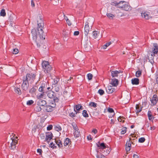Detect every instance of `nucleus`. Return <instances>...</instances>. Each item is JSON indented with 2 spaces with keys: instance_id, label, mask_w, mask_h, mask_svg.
<instances>
[{
  "instance_id": "1",
  "label": "nucleus",
  "mask_w": 158,
  "mask_h": 158,
  "mask_svg": "<svg viewBox=\"0 0 158 158\" xmlns=\"http://www.w3.org/2000/svg\"><path fill=\"white\" fill-rule=\"evenodd\" d=\"M37 29L39 31L38 35L39 36L41 40L45 39V35L43 30L44 25V22L42 16H39L37 19Z\"/></svg>"
},
{
  "instance_id": "2",
  "label": "nucleus",
  "mask_w": 158,
  "mask_h": 158,
  "mask_svg": "<svg viewBox=\"0 0 158 158\" xmlns=\"http://www.w3.org/2000/svg\"><path fill=\"white\" fill-rule=\"evenodd\" d=\"M42 65L43 68L44 69L45 73L44 75L42 73L40 74L39 79H41L42 78L47 79L48 77H46L47 74L46 73H49L52 70V68L49 64V62L46 61H43L42 63Z\"/></svg>"
},
{
  "instance_id": "3",
  "label": "nucleus",
  "mask_w": 158,
  "mask_h": 158,
  "mask_svg": "<svg viewBox=\"0 0 158 158\" xmlns=\"http://www.w3.org/2000/svg\"><path fill=\"white\" fill-rule=\"evenodd\" d=\"M111 73V76L113 77H117L119 79H123L125 78V73L123 72V71L119 70H118L112 71L110 70Z\"/></svg>"
},
{
  "instance_id": "4",
  "label": "nucleus",
  "mask_w": 158,
  "mask_h": 158,
  "mask_svg": "<svg viewBox=\"0 0 158 158\" xmlns=\"http://www.w3.org/2000/svg\"><path fill=\"white\" fill-rule=\"evenodd\" d=\"M118 7L119 8H122L123 10L129 11L131 10V7L128 5L126 4V2L124 1H121L118 3Z\"/></svg>"
},
{
  "instance_id": "5",
  "label": "nucleus",
  "mask_w": 158,
  "mask_h": 158,
  "mask_svg": "<svg viewBox=\"0 0 158 158\" xmlns=\"http://www.w3.org/2000/svg\"><path fill=\"white\" fill-rule=\"evenodd\" d=\"M37 76L36 72H30L27 74L26 79H35L37 78Z\"/></svg>"
},
{
  "instance_id": "6",
  "label": "nucleus",
  "mask_w": 158,
  "mask_h": 158,
  "mask_svg": "<svg viewBox=\"0 0 158 158\" xmlns=\"http://www.w3.org/2000/svg\"><path fill=\"white\" fill-rule=\"evenodd\" d=\"M47 96L50 98H54V100L55 102H58V98L56 97H55L54 94V92H53L52 91L50 90L48 91L47 93Z\"/></svg>"
},
{
  "instance_id": "7",
  "label": "nucleus",
  "mask_w": 158,
  "mask_h": 158,
  "mask_svg": "<svg viewBox=\"0 0 158 158\" xmlns=\"http://www.w3.org/2000/svg\"><path fill=\"white\" fill-rule=\"evenodd\" d=\"M151 56H152L151 58L153 59L154 56H155V54H156L158 52V46H157L156 44H154V46L153 48Z\"/></svg>"
},
{
  "instance_id": "8",
  "label": "nucleus",
  "mask_w": 158,
  "mask_h": 158,
  "mask_svg": "<svg viewBox=\"0 0 158 158\" xmlns=\"http://www.w3.org/2000/svg\"><path fill=\"white\" fill-rule=\"evenodd\" d=\"M29 86V82L28 80H23L22 88V89L25 90H27Z\"/></svg>"
},
{
  "instance_id": "9",
  "label": "nucleus",
  "mask_w": 158,
  "mask_h": 158,
  "mask_svg": "<svg viewBox=\"0 0 158 158\" xmlns=\"http://www.w3.org/2000/svg\"><path fill=\"white\" fill-rule=\"evenodd\" d=\"M53 137V134L51 132L46 133L44 141H47L48 143L50 140L52 139Z\"/></svg>"
},
{
  "instance_id": "10",
  "label": "nucleus",
  "mask_w": 158,
  "mask_h": 158,
  "mask_svg": "<svg viewBox=\"0 0 158 158\" xmlns=\"http://www.w3.org/2000/svg\"><path fill=\"white\" fill-rule=\"evenodd\" d=\"M107 93L109 94H111L116 90L115 88H113L112 86L110 85L108 86L107 88H106Z\"/></svg>"
},
{
  "instance_id": "11",
  "label": "nucleus",
  "mask_w": 158,
  "mask_h": 158,
  "mask_svg": "<svg viewBox=\"0 0 158 158\" xmlns=\"http://www.w3.org/2000/svg\"><path fill=\"white\" fill-rule=\"evenodd\" d=\"M158 100V98L157 95L156 94L153 95L152 99H150L152 106H155L157 103Z\"/></svg>"
},
{
  "instance_id": "12",
  "label": "nucleus",
  "mask_w": 158,
  "mask_h": 158,
  "mask_svg": "<svg viewBox=\"0 0 158 158\" xmlns=\"http://www.w3.org/2000/svg\"><path fill=\"white\" fill-rule=\"evenodd\" d=\"M11 139L12 142L10 143L9 148L11 149H14L16 147V145L18 141L15 139Z\"/></svg>"
},
{
  "instance_id": "13",
  "label": "nucleus",
  "mask_w": 158,
  "mask_h": 158,
  "mask_svg": "<svg viewBox=\"0 0 158 158\" xmlns=\"http://www.w3.org/2000/svg\"><path fill=\"white\" fill-rule=\"evenodd\" d=\"M47 86L46 82H43L39 89V91L41 93H45V90Z\"/></svg>"
},
{
  "instance_id": "14",
  "label": "nucleus",
  "mask_w": 158,
  "mask_h": 158,
  "mask_svg": "<svg viewBox=\"0 0 158 158\" xmlns=\"http://www.w3.org/2000/svg\"><path fill=\"white\" fill-rule=\"evenodd\" d=\"M141 16L142 18L147 20L149 19L151 17L149 14V12H147L143 11L141 13Z\"/></svg>"
},
{
  "instance_id": "15",
  "label": "nucleus",
  "mask_w": 158,
  "mask_h": 158,
  "mask_svg": "<svg viewBox=\"0 0 158 158\" xmlns=\"http://www.w3.org/2000/svg\"><path fill=\"white\" fill-rule=\"evenodd\" d=\"M36 102L37 105H39L41 106H44L46 104V101L43 99L37 100Z\"/></svg>"
},
{
  "instance_id": "16",
  "label": "nucleus",
  "mask_w": 158,
  "mask_h": 158,
  "mask_svg": "<svg viewBox=\"0 0 158 158\" xmlns=\"http://www.w3.org/2000/svg\"><path fill=\"white\" fill-rule=\"evenodd\" d=\"M88 23H86L84 27V34L85 36H87L89 31V26Z\"/></svg>"
},
{
  "instance_id": "17",
  "label": "nucleus",
  "mask_w": 158,
  "mask_h": 158,
  "mask_svg": "<svg viewBox=\"0 0 158 158\" xmlns=\"http://www.w3.org/2000/svg\"><path fill=\"white\" fill-rule=\"evenodd\" d=\"M131 140V138L129 139V140L127 141L126 144V150L127 152H128L130 151L131 146V142L130 140Z\"/></svg>"
},
{
  "instance_id": "18",
  "label": "nucleus",
  "mask_w": 158,
  "mask_h": 158,
  "mask_svg": "<svg viewBox=\"0 0 158 158\" xmlns=\"http://www.w3.org/2000/svg\"><path fill=\"white\" fill-rule=\"evenodd\" d=\"M83 109V107L81 104H78L75 106V108L74 109L75 112H78V113H80V111Z\"/></svg>"
},
{
  "instance_id": "19",
  "label": "nucleus",
  "mask_w": 158,
  "mask_h": 158,
  "mask_svg": "<svg viewBox=\"0 0 158 158\" xmlns=\"http://www.w3.org/2000/svg\"><path fill=\"white\" fill-rule=\"evenodd\" d=\"M110 82V84L112 87H116L118 84L119 81L118 80H111Z\"/></svg>"
},
{
  "instance_id": "20",
  "label": "nucleus",
  "mask_w": 158,
  "mask_h": 158,
  "mask_svg": "<svg viewBox=\"0 0 158 158\" xmlns=\"http://www.w3.org/2000/svg\"><path fill=\"white\" fill-rule=\"evenodd\" d=\"M38 32L39 31H38ZM31 33L33 39H36L37 35H38H38V34L37 33L36 29L35 28L33 29H32L31 31Z\"/></svg>"
},
{
  "instance_id": "21",
  "label": "nucleus",
  "mask_w": 158,
  "mask_h": 158,
  "mask_svg": "<svg viewBox=\"0 0 158 158\" xmlns=\"http://www.w3.org/2000/svg\"><path fill=\"white\" fill-rule=\"evenodd\" d=\"M71 140L68 138H66L64 141L63 144L64 146H66L67 145H70L71 144Z\"/></svg>"
},
{
  "instance_id": "22",
  "label": "nucleus",
  "mask_w": 158,
  "mask_h": 158,
  "mask_svg": "<svg viewBox=\"0 0 158 158\" xmlns=\"http://www.w3.org/2000/svg\"><path fill=\"white\" fill-rule=\"evenodd\" d=\"M53 106L50 105H47L45 107V111L46 112H50L53 110Z\"/></svg>"
},
{
  "instance_id": "23",
  "label": "nucleus",
  "mask_w": 158,
  "mask_h": 158,
  "mask_svg": "<svg viewBox=\"0 0 158 158\" xmlns=\"http://www.w3.org/2000/svg\"><path fill=\"white\" fill-rule=\"evenodd\" d=\"M92 34L93 38L95 39L97 38L99 36L100 32L99 31H95L93 32Z\"/></svg>"
},
{
  "instance_id": "24",
  "label": "nucleus",
  "mask_w": 158,
  "mask_h": 158,
  "mask_svg": "<svg viewBox=\"0 0 158 158\" xmlns=\"http://www.w3.org/2000/svg\"><path fill=\"white\" fill-rule=\"evenodd\" d=\"M147 115L149 120H153L154 117L152 115V113L151 110L148 111Z\"/></svg>"
},
{
  "instance_id": "25",
  "label": "nucleus",
  "mask_w": 158,
  "mask_h": 158,
  "mask_svg": "<svg viewBox=\"0 0 158 158\" xmlns=\"http://www.w3.org/2000/svg\"><path fill=\"white\" fill-rule=\"evenodd\" d=\"M73 134L74 137L76 138L79 137L81 135L79 129H78V130H75L73 133Z\"/></svg>"
},
{
  "instance_id": "26",
  "label": "nucleus",
  "mask_w": 158,
  "mask_h": 158,
  "mask_svg": "<svg viewBox=\"0 0 158 158\" xmlns=\"http://www.w3.org/2000/svg\"><path fill=\"white\" fill-rule=\"evenodd\" d=\"M55 142L59 147L61 148L63 147V145L60 139L55 140Z\"/></svg>"
},
{
  "instance_id": "27",
  "label": "nucleus",
  "mask_w": 158,
  "mask_h": 158,
  "mask_svg": "<svg viewBox=\"0 0 158 158\" xmlns=\"http://www.w3.org/2000/svg\"><path fill=\"white\" fill-rule=\"evenodd\" d=\"M142 110V108L140 107L139 104H137L136 106L135 112L136 114L139 113L141 112Z\"/></svg>"
},
{
  "instance_id": "28",
  "label": "nucleus",
  "mask_w": 158,
  "mask_h": 158,
  "mask_svg": "<svg viewBox=\"0 0 158 158\" xmlns=\"http://www.w3.org/2000/svg\"><path fill=\"white\" fill-rule=\"evenodd\" d=\"M15 92L19 95H21L22 94V92L19 88L17 87H15L14 89Z\"/></svg>"
},
{
  "instance_id": "29",
  "label": "nucleus",
  "mask_w": 158,
  "mask_h": 158,
  "mask_svg": "<svg viewBox=\"0 0 158 158\" xmlns=\"http://www.w3.org/2000/svg\"><path fill=\"white\" fill-rule=\"evenodd\" d=\"M44 93L43 92L41 94H38L37 96V100L41 99V98H43L44 95Z\"/></svg>"
},
{
  "instance_id": "30",
  "label": "nucleus",
  "mask_w": 158,
  "mask_h": 158,
  "mask_svg": "<svg viewBox=\"0 0 158 158\" xmlns=\"http://www.w3.org/2000/svg\"><path fill=\"white\" fill-rule=\"evenodd\" d=\"M98 147H99L100 148L105 149L106 148L105 143H101L100 144H97Z\"/></svg>"
},
{
  "instance_id": "31",
  "label": "nucleus",
  "mask_w": 158,
  "mask_h": 158,
  "mask_svg": "<svg viewBox=\"0 0 158 158\" xmlns=\"http://www.w3.org/2000/svg\"><path fill=\"white\" fill-rule=\"evenodd\" d=\"M52 89H53L54 91H56V92H59L60 91V89L59 87L56 85L55 86H52Z\"/></svg>"
},
{
  "instance_id": "32",
  "label": "nucleus",
  "mask_w": 158,
  "mask_h": 158,
  "mask_svg": "<svg viewBox=\"0 0 158 158\" xmlns=\"http://www.w3.org/2000/svg\"><path fill=\"white\" fill-rule=\"evenodd\" d=\"M139 80H131V83L133 85H138L139 84Z\"/></svg>"
},
{
  "instance_id": "33",
  "label": "nucleus",
  "mask_w": 158,
  "mask_h": 158,
  "mask_svg": "<svg viewBox=\"0 0 158 158\" xmlns=\"http://www.w3.org/2000/svg\"><path fill=\"white\" fill-rule=\"evenodd\" d=\"M75 113L72 112L69 114V116L72 118L75 117L76 116V114L78 113V112H75Z\"/></svg>"
},
{
  "instance_id": "34",
  "label": "nucleus",
  "mask_w": 158,
  "mask_h": 158,
  "mask_svg": "<svg viewBox=\"0 0 158 158\" xmlns=\"http://www.w3.org/2000/svg\"><path fill=\"white\" fill-rule=\"evenodd\" d=\"M41 109H42L40 107V106L39 105H38L36 107H35L34 108L35 111L36 112H39L40 111Z\"/></svg>"
},
{
  "instance_id": "35",
  "label": "nucleus",
  "mask_w": 158,
  "mask_h": 158,
  "mask_svg": "<svg viewBox=\"0 0 158 158\" xmlns=\"http://www.w3.org/2000/svg\"><path fill=\"white\" fill-rule=\"evenodd\" d=\"M82 114L84 117L86 118L89 117L88 114L87 113V111L85 110L83 111Z\"/></svg>"
},
{
  "instance_id": "36",
  "label": "nucleus",
  "mask_w": 158,
  "mask_h": 158,
  "mask_svg": "<svg viewBox=\"0 0 158 158\" xmlns=\"http://www.w3.org/2000/svg\"><path fill=\"white\" fill-rule=\"evenodd\" d=\"M36 87H32L29 90V93L31 94L35 93L36 90Z\"/></svg>"
},
{
  "instance_id": "37",
  "label": "nucleus",
  "mask_w": 158,
  "mask_h": 158,
  "mask_svg": "<svg viewBox=\"0 0 158 158\" xmlns=\"http://www.w3.org/2000/svg\"><path fill=\"white\" fill-rule=\"evenodd\" d=\"M89 105L91 107H93L94 108H96L97 106V104L94 102H91L89 103Z\"/></svg>"
},
{
  "instance_id": "38",
  "label": "nucleus",
  "mask_w": 158,
  "mask_h": 158,
  "mask_svg": "<svg viewBox=\"0 0 158 158\" xmlns=\"http://www.w3.org/2000/svg\"><path fill=\"white\" fill-rule=\"evenodd\" d=\"M59 80H58V81L57 80H53V81L52 82V86L56 85Z\"/></svg>"
},
{
  "instance_id": "39",
  "label": "nucleus",
  "mask_w": 158,
  "mask_h": 158,
  "mask_svg": "<svg viewBox=\"0 0 158 158\" xmlns=\"http://www.w3.org/2000/svg\"><path fill=\"white\" fill-rule=\"evenodd\" d=\"M106 15L107 17L110 19H113V18L114 17V15L111 13H107Z\"/></svg>"
},
{
  "instance_id": "40",
  "label": "nucleus",
  "mask_w": 158,
  "mask_h": 158,
  "mask_svg": "<svg viewBox=\"0 0 158 158\" xmlns=\"http://www.w3.org/2000/svg\"><path fill=\"white\" fill-rule=\"evenodd\" d=\"M72 125L74 130H78L79 129L78 128L77 126L75 123H73L72 124Z\"/></svg>"
},
{
  "instance_id": "41",
  "label": "nucleus",
  "mask_w": 158,
  "mask_h": 158,
  "mask_svg": "<svg viewBox=\"0 0 158 158\" xmlns=\"http://www.w3.org/2000/svg\"><path fill=\"white\" fill-rule=\"evenodd\" d=\"M0 15L2 16H5L6 15L5 10L4 9H2L0 12Z\"/></svg>"
},
{
  "instance_id": "42",
  "label": "nucleus",
  "mask_w": 158,
  "mask_h": 158,
  "mask_svg": "<svg viewBox=\"0 0 158 158\" xmlns=\"http://www.w3.org/2000/svg\"><path fill=\"white\" fill-rule=\"evenodd\" d=\"M111 44V42L106 43V44L102 46V48L103 49H105L106 48L109 46Z\"/></svg>"
},
{
  "instance_id": "43",
  "label": "nucleus",
  "mask_w": 158,
  "mask_h": 158,
  "mask_svg": "<svg viewBox=\"0 0 158 158\" xmlns=\"http://www.w3.org/2000/svg\"><path fill=\"white\" fill-rule=\"evenodd\" d=\"M126 129H127V128L126 127H124L122 128L121 129V134H125L127 131Z\"/></svg>"
},
{
  "instance_id": "44",
  "label": "nucleus",
  "mask_w": 158,
  "mask_h": 158,
  "mask_svg": "<svg viewBox=\"0 0 158 158\" xmlns=\"http://www.w3.org/2000/svg\"><path fill=\"white\" fill-rule=\"evenodd\" d=\"M96 157L97 158H106L105 156L101 154L97 155Z\"/></svg>"
},
{
  "instance_id": "45",
  "label": "nucleus",
  "mask_w": 158,
  "mask_h": 158,
  "mask_svg": "<svg viewBox=\"0 0 158 158\" xmlns=\"http://www.w3.org/2000/svg\"><path fill=\"white\" fill-rule=\"evenodd\" d=\"M55 128V130L58 131H61L62 129L61 127L59 125L56 126Z\"/></svg>"
},
{
  "instance_id": "46",
  "label": "nucleus",
  "mask_w": 158,
  "mask_h": 158,
  "mask_svg": "<svg viewBox=\"0 0 158 158\" xmlns=\"http://www.w3.org/2000/svg\"><path fill=\"white\" fill-rule=\"evenodd\" d=\"M141 71H137L135 73V76L137 77H139L141 75Z\"/></svg>"
},
{
  "instance_id": "47",
  "label": "nucleus",
  "mask_w": 158,
  "mask_h": 158,
  "mask_svg": "<svg viewBox=\"0 0 158 158\" xmlns=\"http://www.w3.org/2000/svg\"><path fill=\"white\" fill-rule=\"evenodd\" d=\"M98 92L101 95H102L104 94V91L102 89H99Z\"/></svg>"
},
{
  "instance_id": "48",
  "label": "nucleus",
  "mask_w": 158,
  "mask_h": 158,
  "mask_svg": "<svg viewBox=\"0 0 158 158\" xmlns=\"http://www.w3.org/2000/svg\"><path fill=\"white\" fill-rule=\"evenodd\" d=\"M83 77V76H81V75L74 76V77H71L70 79H73V78L74 79H79V78H81L80 77Z\"/></svg>"
},
{
  "instance_id": "49",
  "label": "nucleus",
  "mask_w": 158,
  "mask_h": 158,
  "mask_svg": "<svg viewBox=\"0 0 158 158\" xmlns=\"http://www.w3.org/2000/svg\"><path fill=\"white\" fill-rule=\"evenodd\" d=\"M145 139L144 138V137H141L139 139V143H142L144 142L145 141Z\"/></svg>"
},
{
  "instance_id": "50",
  "label": "nucleus",
  "mask_w": 158,
  "mask_h": 158,
  "mask_svg": "<svg viewBox=\"0 0 158 158\" xmlns=\"http://www.w3.org/2000/svg\"><path fill=\"white\" fill-rule=\"evenodd\" d=\"M34 102L32 100H30L27 102V105H30L33 104Z\"/></svg>"
},
{
  "instance_id": "51",
  "label": "nucleus",
  "mask_w": 158,
  "mask_h": 158,
  "mask_svg": "<svg viewBox=\"0 0 158 158\" xmlns=\"http://www.w3.org/2000/svg\"><path fill=\"white\" fill-rule=\"evenodd\" d=\"M50 147L53 149L56 148V146H55V144L53 143V142H51L50 144Z\"/></svg>"
},
{
  "instance_id": "52",
  "label": "nucleus",
  "mask_w": 158,
  "mask_h": 158,
  "mask_svg": "<svg viewBox=\"0 0 158 158\" xmlns=\"http://www.w3.org/2000/svg\"><path fill=\"white\" fill-rule=\"evenodd\" d=\"M93 76V75L90 73H89L87 75V77L88 79H92Z\"/></svg>"
},
{
  "instance_id": "53",
  "label": "nucleus",
  "mask_w": 158,
  "mask_h": 158,
  "mask_svg": "<svg viewBox=\"0 0 158 158\" xmlns=\"http://www.w3.org/2000/svg\"><path fill=\"white\" fill-rule=\"evenodd\" d=\"M19 52V50L17 48H14L13 50V53L14 54H16Z\"/></svg>"
},
{
  "instance_id": "54",
  "label": "nucleus",
  "mask_w": 158,
  "mask_h": 158,
  "mask_svg": "<svg viewBox=\"0 0 158 158\" xmlns=\"http://www.w3.org/2000/svg\"><path fill=\"white\" fill-rule=\"evenodd\" d=\"M52 125H49L48 127H47V130L48 131H50L52 130Z\"/></svg>"
},
{
  "instance_id": "55",
  "label": "nucleus",
  "mask_w": 158,
  "mask_h": 158,
  "mask_svg": "<svg viewBox=\"0 0 158 158\" xmlns=\"http://www.w3.org/2000/svg\"><path fill=\"white\" fill-rule=\"evenodd\" d=\"M108 111L110 113L114 112L113 109L112 108H109L108 109Z\"/></svg>"
},
{
  "instance_id": "56",
  "label": "nucleus",
  "mask_w": 158,
  "mask_h": 158,
  "mask_svg": "<svg viewBox=\"0 0 158 158\" xmlns=\"http://www.w3.org/2000/svg\"><path fill=\"white\" fill-rule=\"evenodd\" d=\"M66 21L67 23L69 26H70L72 24L70 22V20L68 19H66Z\"/></svg>"
},
{
  "instance_id": "57",
  "label": "nucleus",
  "mask_w": 158,
  "mask_h": 158,
  "mask_svg": "<svg viewBox=\"0 0 158 158\" xmlns=\"http://www.w3.org/2000/svg\"><path fill=\"white\" fill-rule=\"evenodd\" d=\"M122 118H123V117H122L121 116H119L118 118V119H120V121H119L120 122L124 123V120H123Z\"/></svg>"
},
{
  "instance_id": "58",
  "label": "nucleus",
  "mask_w": 158,
  "mask_h": 158,
  "mask_svg": "<svg viewBox=\"0 0 158 158\" xmlns=\"http://www.w3.org/2000/svg\"><path fill=\"white\" fill-rule=\"evenodd\" d=\"M37 152H39L40 153V155H42V151L41 149H38L37 150Z\"/></svg>"
},
{
  "instance_id": "59",
  "label": "nucleus",
  "mask_w": 158,
  "mask_h": 158,
  "mask_svg": "<svg viewBox=\"0 0 158 158\" xmlns=\"http://www.w3.org/2000/svg\"><path fill=\"white\" fill-rule=\"evenodd\" d=\"M79 34V32L78 31H75L74 33V35H78Z\"/></svg>"
},
{
  "instance_id": "60",
  "label": "nucleus",
  "mask_w": 158,
  "mask_h": 158,
  "mask_svg": "<svg viewBox=\"0 0 158 158\" xmlns=\"http://www.w3.org/2000/svg\"><path fill=\"white\" fill-rule=\"evenodd\" d=\"M87 139H88V140H91L92 139V138H91V136L90 135H88L87 137Z\"/></svg>"
},
{
  "instance_id": "61",
  "label": "nucleus",
  "mask_w": 158,
  "mask_h": 158,
  "mask_svg": "<svg viewBox=\"0 0 158 158\" xmlns=\"http://www.w3.org/2000/svg\"><path fill=\"white\" fill-rule=\"evenodd\" d=\"M97 130L96 129H93L92 131V132H93L94 134H96L97 133Z\"/></svg>"
},
{
  "instance_id": "62",
  "label": "nucleus",
  "mask_w": 158,
  "mask_h": 158,
  "mask_svg": "<svg viewBox=\"0 0 158 158\" xmlns=\"http://www.w3.org/2000/svg\"><path fill=\"white\" fill-rule=\"evenodd\" d=\"M133 158H139V157L138 155L135 154L133 156Z\"/></svg>"
},
{
  "instance_id": "63",
  "label": "nucleus",
  "mask_w": 158,
  "mask_h": 158,
  "mask_svg": "<svg viewBox=\"0 0 158 158\" xmlns=\"http://www.w3.org/2000/svg\"><path fill=\"white\" fill-rule=\"evenodd\" d=\"M40 137L41 139H43L45 138V136L44 134H41L40 135Z\"/></svg>"
},
{
  "instance_id": "64",
  "label": "nucleus",
  "mask_w": 158,
  "mask_h": 158,
  "mask_svg": "<svg viewBox=\"0 0 158 158\" xmlns=\"http://www.w3.org/2000/svg\"><path fill=\"white\" fill-rule=\"evenodd\" d=\"M31 5L33 7L35 6V3L33 0L31 1Z\"/></svg>"
}]
</instances>
